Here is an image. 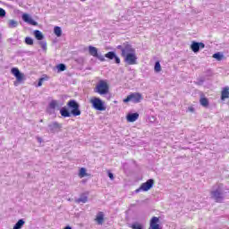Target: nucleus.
I'll use <instances>...</instances> for the list:
<instances>
[{
    "label": "nucleus",
    "instance_id": "nucleus-5",
    "mask_svg": "<svg viewBox=\"0 0 229 229\" xmlns=\"http://www.w3.org/2000/svg\"><path fill=\"white\" fill-rule=\"evenodd\" d=\"M90 103L92 105V107L95 110H98V112H105L106 110V106L105 105V102L102 101L99 98H93L90 99Z\"/></svg>",
    "mask_w": 229,
    "mask_h": 229
},
{
    "label": "nucleus",
    "instance_id": "nucleus-39",
    "mask_svg": "<svg viewBox=\"0 0 229 229\" xmlns=\"http://www.w3.org/2000/svg\"><path fill=\"white\" fill-rule=\"evenodd\" d=\"M38 142H42V138H38Z\"/></svg>",
    "mask_w": 229,
    "mask_h": 229
},
{
    "label": "nucleus",
    "instance_id": "nucleus-26",
    "mask_svg": "<svg viewBox=\"0 0 229 229\" xmlns=\"http://www.w3.org/2000/svg\"><path fill=\"white\" fill-rule=\"evenodd\" d=\"M199 103L202 106H208V98H200Z\"/></svg>",
    "mask_w": 229,
    "mask_h": 229
},
{
    "label": "nucleus",
    "instance_id": "nucleus-13",
    "mask_svg": "<svg viewBox=\"0 0 229 229\" xmlns=\"http://www.w3.org/2000/svg\"><path fill=\"white\" fill-rule=\"evenodd\" d=\"M11 72L16 78L17 81H22L24 80V74L19 71V68H12Z\"/></svg>",
    "mask_w": 229,
    "mask_h": 229
},
{
    "label": "nucleus",
    "instance_id": "nucleus-20",
    "mask_svg": "<svg viewBox=\"0 0 229 229\" xmlns=\"http://www.w3.org/2000/svg\"><path fill=\"white\" fill-rule=\"evenodd\" d=\"M104 220H105V215H103V212H99L96 217V221L98 225H103Z\"/></svg>",
    "mask_w": 229,
    "mask_h": 229
},
{
    "label": "nucleus",
    "instance_id": "nucleus-19",
    "mask_svg": "<svg viewBox=\"0 0 229 229\" xmlns=\"http://www.w3.org/2000/svg\"><path fill=\"white\" fill-rule=\"evenodd\" d=\"M89 53L91 56H94L96 58V56H98V48H96L93 46H89Z\"/></svg>",
    "mask_w": 229,
    "mask_h": 229
},
{
    "label": "nucleus",
    "instance_id": "nucleus-31",
    "mask_svg": "<svg viewBox=\"0 0 229 229\" xmlns=\"http://www.w3.org/2000/svg\"><path fill=\"white\" fill-rule=\"evenodd\" d=\"M58 103L56 102V100H52L49 103V108H51L52 110H55V108H56Z\"/></svg>",
    "mask_w": 229,
    "mask_h": 229
},
{
    "label": "nucleus",
    "instance_id": "nucleus-28",
    "mask_svg": "<svg viewBox=\"0 0 229 229\" xmlns=\"http://www.w3.org/2000/svg\"><path fill=\"white\" fill-rule=\"evenodd\" d=\"M56 68L59 72H63V71H65V69H67V66H65L64 64H60L56 66Z\"/></svg>",
    "mask_w": 229,
    "mask_h": 229
},
{
    "label": "nucleus",
    "instance_id": "nucleus-18",
    "mask_svg": "<svg viewBox=\"0 0 229 229\" xmlns=\"http://www.w3.org/2000/svg\"><path fill=\"white\" fill-rule=\"evenodd\" d=\"M229 98V88L225 87L224 88V89L222 90V95H221V99L223 101H225V99H228Z\"/></svg>",
    "mask_w": 229,
    "mask_h": 229
},
{
    "label": "nucleus",
    "instance_id": "nucleus-37",
    "mask_svg": "<svg viewBox=\"0 0 229 229\" xmlns=\"http://www.w3.org/2000/svg\"><path fill=\"white\" fill-rule=\"evenodd\" d=\"M188 110H189V112H194V107L190 106V107L188 108Z\"/></svg>",
    "mask_w": 229,
    "mask_h": 229
},
{
    "label": "nucleus",
    "instance_id": "nucleus-9",
    "mask_svg": "<svg viewBox=\"0 0 229 229\" xmlns=\"http://www.w3.org/2000/svg\"><path fill=\"white\" fill-rule=\"evenodd\" d=\"M124 58V63L128 65H137V54H135V50L128 54Z\"/></svg>",
    "mask_w": 229,
    "mask_h": 229
},
{
    "label": "nucleus",
    "instance_id": "nucleus-8",
    "mask_svg": "<svg viewBox=\"0 0 229 229\" xmlns=\"http://www.w3.org/2000/svg\"><path fill=\"white\" fill-rule=\"evenodd\" d=\"M62 131V123L58 122H52L51 123L48 124L47 126V132L48 133H58Z\"/></svg>",
    "mask_w": 229,
    "mask_h": 229
},
{
    "label": "nucleus",
    "instance_id": "nucleus-24",
    "mask_svg": "<svg viewBox=\"0 0 229 229\" xmlns=\"http://www.w3.org/2000/svg\"><path fill=\"white\" fill-rule=\"evenodd\" d=\"M132 229H144V226L140 225L139 222H135L131 225Z\"/></svg>",
    "mask_w": 229,
    "mask_h": 229
},
{
    "label": "nucleus",
    "instance_id": "nucleus-6",
    "mask_svg": "<svg viewBox=\"0 0 229 229\" xmlns=\"http://www.w3.org/2000/svg\"><path fill=\"white\" fill-rule=\"evenodd\" d=\"M143 99L142 94L139 92H133L131 93L129 96H127L126 98L123 99V103H134L137 105V103H140V101Z\"/></svg>",
    "mask_w": 229,
    "mask_h": 229
},
{
    "label": "nucleus",
    "instance_id": "nucleus-30",
    "mask_svg": "<svg viewBox=\"0 0 229 229\" xmlns=\"http://www.w3.org/2000/svg\"><path fill=\"white\" fill-rule=\"evenodd\" d=\"M79 176L81 178H85V176H87V170L85 168H81L80 173H79Z\"/></svg>",
    "mask_w": 229,
    "mask_h": 229
},
{
    "label": "nucleus",
    "instance_id": "nucleus-10",
    "mask_svg": "<svg viewBox=\"0 0 229 229\" xmlns=\"http://www.w3.org/2000/svg\"><path fill=\"white\" fill-rule=\"evenodd\" d=\"M21 19L23 21V22H26L27 24H30V26H37V21H35V20H33V18H31V16H30V14L28 13H23L21 15Z\"/></svg>",
    "mask_w": 229,
    "mask_h": 229
},
{
    "label": "nucleus",
    "instance_id": "nucleus-7",
    "mask_svg": "<svg viewBox=\"0 0 229 229\" xmlns=\"http://www.w3.org/2000/svg\"><path fill=\"white\" fill-rule=\"evenodd\" d=\"M154 185L155 180L148 179L147 182H143L139 189L136 190V192L139 193L140 191H143V192H148V191L153 189Z\"/></svg>",
    "mask_w": 229,
    "mask_h": 229
},
{
    "label": "nucleus",
    "instance_id": "nucleus-1",
    "mask_svg": "<svg viewBox=\"0 0 229 229\" xmlns=\"http://www.w3.org/2000/svg\"><path fill=\"white\" fill-rule=\"evenodd\" d=\"M67 106L70 108L71 112L67 107H62L60 109L62 117H71V115H73V117H78V115H81V110H80V104L78 101L71 99L67 102Z\"/></svg>",
    "mask_w": 229,
    "mask_h": 229
},
{
    "label": "nucleus",
    "instance_id": "nucleus-15",
    "mask_svg": "<svg viewBox=\"0 0 229 229\" xmlns=\"http://www.w3.org/2000/svg\"><path fill=\"white\" fill-rule=\"evenodd\" d=\"M128 123H135L139 119V113H129L126 116Z\"/></svg>",
    "mask_w": 229,
    "mask_h": 229
},
{
    "label": "nucleus",
    "instance_id": "nucleus-12",
    "mask_svg": "<svg viewBox=\"0 0 229 229\" xmlns=\"http://www.w3.org/2000/svg\"><path fill=\"white\" fill-rule=\"evenodd\" d=\"M105 57L108 58V60H114V63L117 64H121V58H119V56H117V55L114 51L106 53L105 55Z\"/></svg>",
    "mask_w": 229,
    "mask_h": 229
},
{
    "label": "nucleus",
    "instance_id": "nucleus-38",
    "mask_svg": "<svg viewBox=\"0 0 229 229\" xmlns=\"http://www.w3.org/2000/svg\"><path fill=\"white\" fill-rule=\"evenodd\" d=\"M64 229H72L71 226L67 225L64 227Z\"/></svg>",
    "mask_w": 229,
    "mask_h": 229
},
{
    "label": "nucleus",
    "instance_id": "nucleus-40",
    "mask_svg": "<svg viewBox=\"0 0 229 229\" xmlns=\"http://www.w3.org/2000/svg\"><path fill=\"white\" fill-rule=\"evenodd\" d=\"M81 1L85 2V1H87V0H81Z\"/></svg>",
    "mask_w": 229,
    "mask_h": 229
},
{
    "label": "nucleus",
    "instance_id": "nucleus-33",
    "mask_svg": "<svg viewBox=\"0 0 229 229\" xmlns=\"http://www.w3.org/2000/svg\"><path fill=\"white\" fill-rule=\"evenodd\" d=\"M6 17V11L0 7V19H4Z\"/></svg>",
    "mask_w": 229,
    "mask_h": 229
},
{
    "label": "nucleus",
    "instance_id": "nucleus-22",
    "mask_svg": "<svg viewBox=\"0 0 229 229\" xmlns=\"http://www.w3.org/2000/svg\"><path fill=\"white\" fill-rule=\"evenodd\" d=\"M34 37L37 40H44V34L40 30H34Z\"/></svg>",
    "mask_w": 229,
    "mask_h": 229
},
{
    "label": "nucleus",
    "instance_id": "nucleus-14",
    "mask_svg": "<svg viewBox=\"0 0 229 229\" xmlns=\"http://www.w3.org/2000/svg\"><path fill=\"white\" fill-rule=\"evenodd\" d=\"M160 218H158L157 216H153L150 219V225H149V229H160Z\"/></svg>",
    "mask_w": 229,
    "mask_h": 229
},
{
    "label": "nucleus",
    "instance_id": "nucleus-16",
    "mask_svg": "<svg viewBox=\"0 0 229 229\" xmlns=\"http://www.w3.org/2000/svg\"><path fill=\"white\" fill-rule=\"evenodd\" d=\"M17 26H19V21H15V20H9L7 21V27L10 29V30H13L15 28H17Z\"/></svg>",
    "mask_w": 229,
    "mask_h": 229
},
{
    "label": "nucleus",
    "instance_id": "nucleus-21",
    "mask_svg": "<svg viewBox=\"0 0 229 229\" xmlns=\"http://www.w3.org/2000/svg\"><path fill=\"white\" fill-rule=\"evenodd\" d=\"M26 222H24V219H20L18 222L14 225L13 229H21Z\"/></svg>",
    "mask_w": 229,
    "mask_h": 229
},
{
    "label": "nucleus",
    "instance_id": "nucleus-34",
    "mask_svg": "<svg viewBox=\"0 0 229 229\" xmlns=\"http://www.w3.org/2000/svg\"><path fill=\"white\" fill-rule=\"evenodd\" d=\"M95 58H98V60H100V62H105V56L101 54H97Z\"/></svg>",
    "mask_w": 229,
    "mask_h": 229
},
{
    "label": "nucleus",
    "instance_id": "nucleus-11",
    "mask_svg": "<svg viewBox=\"0 0 229 229\" xmlns=\"http://www.w3.org/2000/svg\"><path fill=\"white\" fill-rule=\"evenodd\" d=\"M191 49L193 53H199V49H205V45L203 43L193 41L191 45Z\"/></svg>",
    "mask_w": 229,
    "mask_h": 229
},
{
    "label": "nucleus",
    "instance_id": "nucleus-4",
    "mask_svg": "<svg viewBox=\"0 0 229 229\" xmlns=\"http://www.w3.org/2000/svg\"><path fill=\"white\" fill-rule=\"evenodd\" d=\"M116 49L121 50V56H123V58H125L126 56H128V55L135 51V48H133V47H131V45L128 43H123L122 45L117 46Z\"/></svg>",
    "mask_w": 229,
    "mask_h": 229
},
{
    "label": "nucleus",
    "instance_id": "nucleus-41",
    "mask_svg": "<svg viewBox=\"0 0 229 229\" xmlns=\"http://www.w3.org/2000/svg\"><path fill=\"white\" fill-rule=\"evenodd\" d=\"M9 40L12 41V38H10Z\"/></svg>",
    "mask_w": 229,
    "mask_h": 229
},
{
    "label": "nucleus",
    "instance_id": "nucleus-23",
    "mask_svg": "<svg viewBox=\"0 0 229 229\" xmlns=\"http://www.w3.org/2000/svg\"><path fill=\"white\" fill-rule=\"evenodd\" d=\"M224 55L223 54H221V52H217V53H215L214 55H213V58H215L216 60H217L218 62H221V60H223V58H224Z\"/></svg>",
    "mask_w": 229,
    "mask_h": 229
},
{
    "label": "nucleus",
    "instance_id": "nucleus-3",
    "mask_svg": "<svg viewBox=\"0 0 229 229\" xmlns=\"http://www.w3.org/2000/svg\"><path fill=\"white\" fill-rule=\"evenodd\" d=\"M211 198L216 201V203H223L225 199V193L223 192V188L217 186L216 190L211 191Z\"/></svg>",
    "mask_w": 229,
    "mask_h": 229
},
{
    "label": "nucleus",
    "instance_id": "nucleus-25",
    "mask_svg": "<svg viewBox=\"0 0 229 229\" xmlns=\"http://www.w3.org/2000/svg\"><path fill=\"white\" fill-rule=\"evenodd\" d=\"M54 33L55 35H56L57 37H60L62 35V28H60L59 26H55L54 28Z\"/></svg>",
    "mask_w": 229,
    "mask_h": 229
},
{
    "label": "nucleus",
    "instance_id": "nucleus-2",
    "mask_svg": "<svg viewBox=\"0 0 229 229\" xmlns=\"http://www.w3.org/2000/svg\"><path fill=\"white\" fill-rule=\"evenodd\" d=\"M109 90L108 83L104 80H100L94 89V91L100 96H106Z\"/></svg>",
    "mask_w": 229,
    "mask_h": 229
},
{
    "label": "nucleus",
    "instance_id": "nucleus-27",
    "mask_svg": "<svg viewBox=\"0 0 229 229\" xmlns=\"http://www.w3.org/2000/svg\"><path fill=\"white\" fill-rule=\"evenodd\" d=\"M154 71L156 72H160V71H162V66L160 65V62L157 61L155 63Z\"/></svg>",
    "mask_w": 229,
    "mask_h": 229
},
{
    "label": "nucleus",
    "instance_id": "nucleus-32",
    "mask_svg": "<svg viewBox=\"0 0 229 229\" xmlns=\"http://www.w3.org/2000/svg\"><path fill=\"white\" fill-rule=\"evenodd\" d=\"M25 44H27V46H33V38L30 37L25 38Z\"/></svg>",
    "mask_w": 229,
    "mask_h": 229
},
{
    "label": "nucleus",
    "instance_id": "nucleus-29",
    "mask_svg": "<svg viewBox=\"0 0 229 229\" xmlns=\"http://www.w3.org/2000/svg\"><path fill=\"white\" fill-rule=\"evenodd\" d=\"M38 44L41 47V48L43 49V51H47V42L39 41Z\"/></svg>",
    "mask_w": 229,
    "mask_h": 229
},
{
    "label": "nucleus",
    "instance_id": "nucleus-36",
    "mask_svg": "<svg viewBox=\"0 0 229 229\" xmlns=\"http://www.w3.org/2000/svg\"><path fill=\"white\" fill-rule=\"evenodd\" d=\"M107 174L110 180H114V174L112 172H108Z\"/></svg>",
    "mask_w": 229,
    "mask_h": 229
},
{
    "label": "nucleus",
    "instance_id": "nucleus-35",
    "mask_svg": "<svg viewBox=\"0 0 229 229\" xmlns=\"http://www.w3.org/2000/svg\"><path fill=\"white\" fill-rule=\"evenodd\" d=\"M44 81H46V78H40L38 80V82L37 84V87H42V84L44 83Z\"/></svg>",
    "mask_w": 229,
    "mask_h": 229
},
{
    "label": "nucleus",
    "instance_id": "nucleus-17",
    "mask_svg": "<svg viewBox=\"0 0 229 229\" xmlns=\"http://www.w3.org/2000/svg\"><path fill=\"white\" fill-rule=\"evenodd\" d=\"M89 201V197L87 194H81L80 198L76 199V203H87Z\"/></svg>",
    "mask_w": 229,
    "mask_h": 229
}]
</instances>
